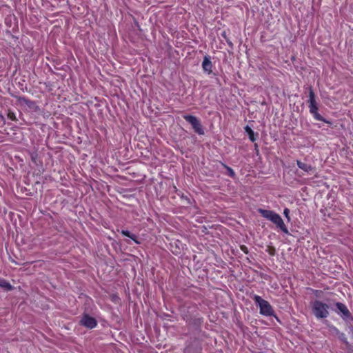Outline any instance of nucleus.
I'll list each match as a JSON object with an SVG mask.
<instances>
[{
  "instance_id": "1",
  "label": "nucleus",
  "mask_w": 353,
  "mask_h": 353,
  "mask_svg": "<svg viewBox=\"0 0 353 353\" xmlns=\"http://www.w3.org/2000/svg\"><path fill=\"white\" fill-rule=\"evenodd\" d=\"M258 212L261 215L266 219L274 223L285 234H288V230L285 225L283 220L281 216L272 210H264L259 208Z\"/></svg>"
},
{
  "instance_id": "2",
  "label": "nucleus",
  "mask_w": 353,
  "mask_h": 353,
  "mask_svg": "<svg viewBox=\"0 0 353 353\" xmlns=\"http://www.w3.org/2000/svg\"><path fill=\"white\" fill-rule=\"evenodd\" d=\"M309 90V99H308V108L310 113L314 117L316 121H323L325 123H330L325 118H323L319 112V105L316 100V96L311 86L308 88Z\"/></svg>"
},
{
  "instance_id": "14",
  "label": "nucleus",
  "mask_w": 353,
  "mask_h": 353,
  "mask_svg": "<svg viewBox=\"0 0 353 353\" xmlns=\"http://www.w3.org/2000/svg\"><path fill=\"white\" fill-rule=\"evenodd\" d=\"M337 337L341 341H343L345 345H348V341H347V339L344 333L343 332H341L339 334V335L337 336Z\"/></svg>"
},
{
  "instance_id": "12",
  "label": "nucleus",
  "mask_w": 353,
  "mask_h": 353,
  "mask_svg": "<svg viewBox=\"0 0 353 353\" xmlns=\"http://www.w3.org/2000/svg\"><path fill=\"white\" fill-rule=\"evenodd\" d=\"M30 158H31L32 163L34 165H38L39 163H41V161L38 159V154L37 152H34L30 153Z\"/></svg>"
},
{
  "instance_id": "8",
  "label": "nucleus",
  "mask_w": 353,
  "mask_h": 353,
  "mask_svg": "<svg viewBox=\"0 0 353 353\" xmlns=\"http://www.w3.org/2000/svg\"><path fill=\"white\" fill-rule=\"evenodd\" d=\"M212 63L210 56H205L202 62V68L204 72L210 74L212 72Z\"/></svg>"
},
{
  "instance_id": "6",
  "label": "nucleus",
  "mask_w": 353,
  "mask_h": 353,
  "mask_svg": "<svg viewBox=\"0 0 353 353\" xmlns=\"http://www.w3.org/2000/svg\"><path fill=\"white\" fill-rule=\"evenodd\" d=\"M334 312L339 314L344 321H348L353 319L352 316L347 306L340 302L335 303Z\"/></svg>"
},
{
  "instance_id": "11",
  "label": "nucleus",
  "mask_w": 353,
  "mask_h": 353,
  "mask_svg": "<svg viewBox=\"0 0 353 353\" xmlns=\"http://www.w3.org/2000/svg\"><path fill=\"white\" fill-rule=\"evenodd\" d=\"M0 288L4 289L5 290H10L12 289L11 285L5 279L0 278Z\"/></svg>"
},
{
  "instance_id": "3",
  "label": "nucleus",
  "mask_w": 353,
  "mask_h": 353,
  "mask_svg": "<svg viewBox=\"0 0 353 353\" xmlns=\"http://www.w3.org/2000/svg\"><path fill=\"white\" fill-rule=\"evenodd\" d=\"M311 309L312 314L317 319H325L328 317L330 314L328 305L321 301L316 300L312 302Z\"/></svg>"
},
{
  "instance_id": "16",
  "label": "nucleus",
  "mask_w": 353,
  "mask_h": 353,
  "mask_svg": "<svg viewBox=\"0 0 353 353\" xmlns=\"http://www.w3.org/2000/svg\"><path fill=\"white\" fill-rule=\"evenodd\" d=\"M290 211L288 208H285L283 210V214L288 221H290Z\"/></svg>"
},
{
  "instance_id": "15",
  "label": "nucleus",
  "mask_w": 353,
  "mask_h": 353,
  "mask_svg": "<svg viewBox=\"0 0 353 353\" xmlns=\"http://www.w3.org/2000/svg\"><path fill=\"white\" fill-rule=\"evenodd\" d=\"M330 330L331 332V333L335 336H338L339 335V334L341 333V332L339 331V330L338 328H336V327L334 326H331L330 327Z\"/></svg>"
},
{
  "instance_id": "5",
  "label": "nucleus",
  "mask_w": 353,
  "mask_h": 353,
  "mask_svg": "<svg viewBox=\"0 0 353 353\" xmlns=\"http://www.w3.org/2000/svg\"><path fill=\"white\" fill-rule=\"evenodd\" d=\"M183 119L188 122L192 127L194 131L199 135L205 134L204 128L201 123V121L193 115L185 114L183 115Z\"/></svg>"
},
{
  "instance_id": "10",
  "label": "nucleus",
  "mask_w": 353,
  "mask_h": 353,
  "mask_svg": "<svg viewBox=\"0 0 353 353\" xmlns=\"http://www.w3.org/2000/svg\"><path fill=\"white\" fill-rule=\"evenodd\" d=\"M245 132H246V133L248 134V137H249L250 140L252 142L255 141L256 138H255V136H254V131L251 129V128H250L248 125H246V126L245 127Z\"/></svg>"
},
{
  "instance_id": "20",
  "label": "nucleus",
  "mask_w": 353,
  "mask_h": 353,
  "mask_svg": "<svg viewBox=\"0 0 353 353\" xmlns=\"http://www.w3.org/2000/svg\"><path fill=\"white\" fill-rule=\"evenodd\" d=\"M23 101L27 103V101L25 100L24 99H23Z\"/></svg>"
},
{
  "instance_id": "18",
  "label": "nucleus",
  "mask_w": 353,
  "mask_h": 353,
  "mask_svg": "<svg viewBox=\"0 0 353 353\" xmlns=\"http://www.w3.org/2000/svg\"><path fill=\"white\" fill-rule=\"evenodd\" d=\"M226 42L228 43V44L232 48L233 47V43H232V41L229 39H225Z\"/></svg>"
},
{
  "instance_id": "4",
  "label": "nucleus",
  "mask_w": 353,
  "mask_h": 353,
  "mask_svg": "<svg viewBox=\"0 0 353 353\" xmlns=\"http://www.w3.org/2000/svg\"><path fill=\"white\" fill-rule=\"evenodd\" d=\"M256 305L260 308V314L266 316H273L274 310L268 301L263 299L260 296L254 294L252 297Z\"/></svg>"
},
{
  "instance_id": "19",
  "label": "nucleus",
  "mask_w": 353,
  "mask_h": 353,
  "mask_svg": "<svg viewBox=\"0 0 353 353\" xmlns=\"http://www.w3.org/2000/svg\"><path fill=\"white\" fill-rule=\"evenodd\" d=\"M221 36H222L225 39H228V38L227 37V34H226V32H225V31H224V32H223L221 33Z\"/></svg>"
},
{
  "instance_id": "13",
  "label": "nucleus",
  "mask_w": 353,
  "mask_h": 353,
  "mask_svg": "<svg viewBox=\"0 0 353 353\" xmlns=\"http://www.w3.org/2000/svg\"><path fill=\"white\" fill-rule=\"evenodd\" d=\"M121 233L125 236H128L134 241L136 243H138L136 240V236L134 234H131L128 230H121Z\"/></svg>"
},
{
  "instance_id": "17",
  "label": "nucleus",
  "mask_w": 353,
  "mask_h": 353,
  "mask_svg": "<svg viewBox=\"0 0 353 353\" xmlns=\"http://www.w3.org/2000/svg\"><path fill=\"white\" fill-rule=\"evenodd\" d=\"M227 169L229 171L230 175L231 176H234V172L233 171V170L232 168H229V167H227Z\"/></svg>"
},
{
  "instance_id": "7",
  "label": "nucleus",
  "mask_w": 353,
  "mask_h": 353,
  "mask_svg": "<svg viewBox=\"0 0 353 353\" xmlns=\"http://www.w3.org/2000/svg\"><path fill=\"white\" fill-rule=\"evenodd\" d=\"M81 325L90 329H92L97 326V321L94 318L85 314L80 321Z\"/></svg>"
},
{
  "instance_id": "9",
  "label": "nucleus",
  "mask_w": 353,
  "mask_h": 353,
  "mask_svg": "<svg viewBox=\"0 0 353 353\" xmlns=\"http://www.w3.org/2000/svg\"><path fill=\"white\" fill-rule=\"evenodd\" d=\"M296 164L300 169L303 170L306 172H310L314 170V168L312 165L303 163L301 161H296Z\"/></svg>"
}]
</instances>
